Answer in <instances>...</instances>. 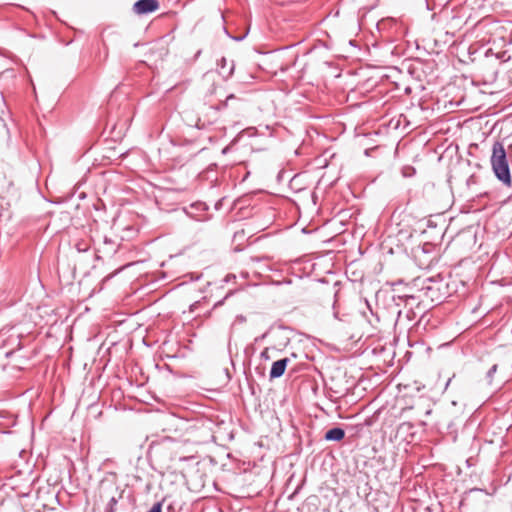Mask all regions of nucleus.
Returning a JSON list of instances; mask_svg holds the SVG:
<instances>
[{
	"label": "nucleus",
	"mask_w": 512,
	"mask_h": 512,
	"mask_svg": "<svg viewBox=\"0 0 512 512\" xmlns=\"http://www.w3.org/2000/svg\"><path fill=\"white\" fill-rule=\"evenodd\" d=\"M491 166L496 178L506 187L512 186L510 168L504 145L495 141L492 146Z\"/></svg>",
	"instance_id": "obj_1"
},
{
	"label": "nucleus",
	"mask_w": 512,
	"mask_h": 512,
	"mask_svg": "<svg viewBox=\"0 0 512 512\" xmlns=\"http://www.w3.org/2000/svg\"><path fill=\"white\" fill-rule=\"evenodd\" d=\"M159 7L157 0H138L133 5V10L136 14L142 15L154 12Z\"/></svg>",
	"instance_id": "obj_2"
},
{
	"label": "nucleus",
	"mask_w": 512,
	"mask_h": 512,
	"mask_svg": "<svg viewBox=\"0 0 512 512\" xmlns=\"http://www.w3.org/2000/svg\"><path fill=\"white\" fill-rule=\"evenodd\" d=\"M289 362H290L289 358H283V359L275 361L272 364V367L269 372L270 379H276V378H280L281 376H283Z\"/></svg>",
	"instance_id": "obj_3"
},
{
	"label": "nucleus",
	"mask_w": 512,
	"mask_h": 512,
	"mask_svg": "<svg viewBox=\"0 0 512 512\" xmlns=\"http://www.w3.org/2000/svg\"><path fill=\"white\" fill-rule=\"evenodd\" d=\"M218 66L219 73L223 76V78L228 79L233 75L235 68L233 61L228 62V60L225 57H222L221 60L219 61Z\"/></svg>",
	"instance_id": "obj_4"
},
{
	"label": "nucleus",
	"mask_w": 512,
	"mask_h": 512,
	"mask_svg": "<svg viewBox=\"0 0 512 512\" xmlns=\"http://www.w3.org/2000/svg\"><path fill=\"white\" fill-rule=\"evenodd\" d=\"M345 437V431L340 427H335L330 430H328L325 433L324 439L326 441H341Z\"/></svg>",
	"instance_id": "obj_5"
},
{
	"label": "nucleus",
	"mask_w": 512,
	"mask_h": 512,
	"mask_svg": "<svg viewBox=\"0 0 512 512\" xmlns=\"http://www.w3.org/2000/svg\"><path fill=\"white\" fill-rule=\"evenodd\" d=\"M10 218V204L3 196H0V223L7 222Z\"/></svg>",
	"instance_id": "obj_6"
},
{
	"label": "nucleus",
	"mask_w": 512,
	"mask_h": 512,
	"mask_svg": "<svg viewBox=\"0 0 512 512\" xmlns=\"http://www.w3.org/2000/svg\"><path fill=\"white\" fill-rule=\"evenodd\" d=\"M7 105L2 92H0V128H6L4 116L7 114Z\"/></svg>",
	"instance_id": "obj_7"
},
{
	"label": "nucleus",
	"mask_w": 512,
	"mask_h": 512,
	"mask_svg": "<svg viewBox=\"0 0 512 512\" xmlns=\"http://www.w3.org/2000/svg\"><path fill=\"white\" fill-rule=\"evenodd\" d=\"M120 498H121V494H119L118 496L112 495L108 501L105 512H115L116 505Z\"/></svg>",
	"instance_id": "obj_8"
},
{
	"label": "nucleus",
	"mask_w": 512,
	"mask_h": 512,
	"mask_svg": "<svg viewBox=\"0 0 512 512\" xmlns=\"http://www.w3.org/2000/svg\"><path fill=\"white\" fill-rule=\"evenodd\" d=\"M234 98H235L234 95L230 94V95L226 96L225 101H219V104L212 105L211 108L215 109L216 111H219L226 107L228 100L234 99Z\"/></svg>",
	"instance_id": "obj_9"
},
{
	"label": "nucleus",
	"mask_w": 512,
	"mask_h": 512,
	"mask_svg": "<svg viewBox=\"0 0 512 512\" xmlns=\"http://www.w3.org/2000/svg\"><path fill=\"white\" fill-rule=\"evenodd\" d=\"M498 369V365L497 364H494L492 365V367L488 370L487 374H486V378L489 382V384L492 383V380H493V377H494V374L496 373Z\"/></svg>",
	"instance_id": "obj_10"
},
{
	"label": "nucleus",
	"mask_w": 512,
	"mask_h": 512,
	"mask_svg": "<svg viewBox=\"0 0 512 512\" xmlns=\"http://www.w3.org/2000/svg\"><path fill=\"white\" fill-rule=\"evenodd\" d=\"M78 252H86L89 249V244L85 241L76 243L75 245Z\"/></svg>",
	"instance_id": "obj_11"
},
{
	"label": "nucleus",
	"mask_w": 512,
	"mask_h": 512,
	"mask_svg": "<svg viewBox=\"0 0 512 512\" xmlns=\"http://www.w3.org/2000/svg\"><path fill=\"white\" fill-rule=\"evenodd\" d=\"M0 77H7V78H15L16 74L13 69H6L5 71L0 73Z\"/></svg>",
	"instance_id": "obj_12"
},
{
	"label": "nucleus",
	"mask_w": 512,
	"mask_h": 512,
	"mask_svg": "<svg viewBox=\"0 0 512 512\" xmlns=\"http://www.w3.org/2000/svg\"><path fill=\"white\" fill-rule=\"evenodd\" d=\"M147 512H162V503L161 502L154 503L153 506L151 507V509Z\"/></svg>",
	"instance_id": "obj_13"
},
{
	"label": "nucleus",
	"mask_w": 512,
	"mask_h": 512,
	"mask_svg": "<svg viewBox=\"0 0 512 512\" xmlns=\"http://www.w3.org/2000/svg\"><path fill=\"white\" fill-rule=\"evenodd\" d=\"M208 93L210 95L217 94V86L215 85L214 81L211 82V88L208 89Z\"/></svg>",
	"instance_id": "obj_14"
},
{
	"label": "nucleus",
	"mask_w": 512,
	"mask_h": 512,
	"mask_svg": "<svg viewBox=\"0 0 512 512\" xmlns=\"http://www.w3.org/2000/svg\"><path fill=\"white\" fill-rule=\"evenodd\" d=\"M196 127L198 128H203L205 126V123L202 122V120L199 118L195 124Z\"/></svg>",
	"instance_id": "obj_15"
},
{
	"label": "nucleus",
	"mask_w": 512,
	"mask_h": 512,
	"mask_svg": "<svg viewBox=\"0 0 512 512\" xmlns=\"http://www.w3.org/2000/svg\"><path fill=\"white\" fill-rule=\"evenodd\" d=\"M12 341H17V348L20 349L21 348V342L19 340L18 337H16L15 339H12Z\"/></svg>",
	"instance_id": "obj_16"
},
{
	"label": "nucleus",
	"mask_w": 512,
	"mask_h": 512,
	"mask_svg": "<svg viewBox=\"0 0 512 512\" xmlns=\"http://www.w3.org/2000/svg\"><path fill=\"white\" fill-rule=\"evenodd\" d=\"M237 320H239L240 322H244L246 319L244 316H238Z\"/></svg>",
	"instance_id": "obj_17"
},
{
	"label": "nucleus",
	"mask_w": 512,
	"mask_h": 512,
	"mask_svg": "<svg viewBox=\"0 0 512 512\" xmlns=\"http://www.w3.org/2000/svg\"><path fill=\"white\" fill-rule=\"evenodd\" d=\"M13 352H14V350L7 351L6 352V357H9Z\"/></svg>",
	"instance_id": "obj_18"
},
{
	"label": "nucleus",
	"mask_w": 512,
	"mask_h": 512,
	"mask_svg": "<svg viewBox=\"0 0 512 512\" xmlns=\"http://www.w3.org/2000/svg\"><path fill=\"white\" fill-rule=\"evenodd\" d=\"M261 355H262V357H266V358H268V356H267V351H266V350H265V351H263V352L261 353Z\"/></svg>",
	"instance_id": "obj_19"
},
{
	"label": "nucleus",
	"mask_w": 512,
	"mask_h": 512,
	"mask_svg": "<svg viewBox=\"0 0 512 512\" xmlns=\"http://www.w3.org/2000/svg\"><path fill=\"white\" fill-rule=\"evenodd\" d=\"M451 381H452V378H449V379H448V381H447V383H446V388L449 386V384L451 383Z\"/></svg>",
	"instance_id": "obj_20"
},
{
	"label": "nucleus",
	"mask_w": 512,
	"mask_h": 512,
	"mask_svg": "<svg viewBox=\"0 0 512 512\" xmlns=\"http://www.w3.org/2000/svg\"><path fill=\"white\" fill-rule=\"evenodd\" d=\"M407 300H414L413 296H407Z\"/></svg>",
	"instance_id": "obj_21"
}]
</instances>
